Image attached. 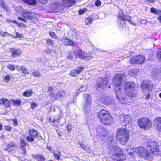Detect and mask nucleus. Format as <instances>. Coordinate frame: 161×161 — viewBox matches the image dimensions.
<instances>
[{
  "label": "nucleus",
  "instance_id": "nucleus-30",
  "mask_svg": "<svg viewBox=\"0 0 161 161\" xmlns=\"http://www.w3.org/2000/svg\"><path fill=\"white\" fill-rule=\"evenodd\" d=\"M29 133L30 135L33 137L34 138H36L37 136V132L36 131L34 130H31L29 131Z\"/></svg>",
  "mask_w": 161,
  "mask_h": 161
},
{
  "label": "nucleus",
  "instance_id": "nucleus-41",
  "mask_svg": "<svg viewBox=\"0 0 161 161\" xmlns=\"http://www.w3.org/2000/svg\"><path fill=\"white\" fill-rule=\"evenodd\" d=\"M35 138L31 136H28L26 137V139L28 142H32L35 141Z\"/></svg>",
  "mask_w": 161,
  "mask_h": 161
},
{
  "label": "nucleus",
  "instance_id": "nucleus-50",
  "mask_svg": "<svg viewBox=\"0 0 161 161\" xmlns=\"http://www.w3.org/2000/svg\"><path fill=\"white\" fill-rule=\"evenodd\" d=\"M150 10L151 13H153L155 14H158V11L154 8H151Z\"/></svg>",
  "mask_w": 161,
  "mask_h": 161
},
{
  "label": "nucleus",
  "instance_id": "nucleus-19",
  "mask_svg": "<svg viewBox=\"0 0 161 161\" xmlns=\"http://www.w3.org/2000/svg\"><path fill=\"white\" fill-rule=\"evenodd\" d=\"M57 1L50 4V8L53 12H57L56 9L58 8L60 6V4L58 3V0Z\"/></svg>",
  "mask_w": 161,
  "mask_h": 161
},
{
  "label": "nucleus",
  "instance_id": "nucleus-3",
  "mask_svg": "<svg viewBox=\"0 0 161 161\" xmlns=\"http://www.w3.org/2000/svg\"><path fill=\"white\" fill-rule=\"evenodd\" d=\"M127 151L130 155H132L133 153V155L136 154L138 156L149 160H151L153 159V154L149 153L147 148L143 147L130 148Z\"/></svg>",
  "mask_w": 161,
  "mask_h": 161
},
{
  "label": "nucleus",
  "instance_id": "nucleus-56",
  "mask_svg": "<svg viewBox=\"0 0 161 161\" xmlns=\"http://www.w3.org/2000/svg\"><path fill=\"white\" fill-rule=\"evenodd\" d=\"M11 129V127L9 126H6L5 127V130L7 131H10Z\"/></svg>",
  "mask_w": 161,
  "mask_h": 161
},
{
  "label": "nucleus",
  "instance_id": "nucleus-33",
  "mask_svg": "<svg viewBox=\"0 0 161 161\" xmlns=\"http://www.w3.org/2000/svg\"><path fill=\"white\" fill-rule=\"evenodd\" d=\"M61 154L60 152L58 151L57 152H53V154L54 157L58 160L60 158V155Z\"/></svg>",
  "mask_w": 161,
  "mask_h": 161
},
{
  "label": "nucleus",
  "instance_id": "nucleus-61",
  "mask_svg": "<svg viewBox=\"0 0 161 161\" xmlns=\"http://www.w3.org/2000/svg\"><path fill=\"white\" fill-rule=\"evenodd\" d=\"M79 144L82 149H85L86 146L85 145H84L83 143L80 142Z\"/></svg>",
  "mask_w": 161,
  "mask_h": 161
},
{
  "label": "nucleus",
  "instance_id": "nucleus-63",
  "mask_svg": "<svg viewBox=\"0 0 161 161\" xmlns=\"http://www.w3.org/2000/svg\"><path fill=\"white\" fill-rule=\"evenodd\" d=\"M47 148L50 151L51 153H53V149H52L51 147L47 146Z\"/></svg>",
  "mask_w": 161,
  "mask_h": 161
},
{
  "label": "nucleus",
  "instance_id": "nucleus-58",
  "mask_svg": "<svg viewBox=\"0 0 161 161\" xmlns=\"http://www.w3.org/2000/svg\"><path fill=\"white\" fill-rule=\"evenodd\" d=\"M72 129V126L70 125H68L67 126V129L69 131H70Z\"/></svg>",
  "mask_w": 161,
  "mask_h": 161
},
{
  "label": "nucleus",
  "instance_id": "nucleus-22",
  "mask_svg": "<svg viewBox=\"0 0 161 161\" xmlns=\"http://www.w3.org/2000/svg\"><path fill=\"white\" fill-rule=\"evenodd\" d=\"M3 103L6 107H8L10 105L9 101L5 98H1L0 99V104Z\"/></svg>",
  "mask_w": 161,
  "mask_h": 161
},
{
  "label": "nucleus",
  "instance_id": "nucleus-25",
  "mask_svg": "<svg viewBox=\"0 0 161 161\" xmlns=\"http://www.w3.org/2000/svg\"><path fill=\"white\" fill-rule=\"evenodd\" d=\"M138 73V70L136 69H131L128 72L129 75L132 76H136Z\"/></svg>",
  "mask_w": 161,
  "mask_h": 161
},
{
  "label": "nucleus",
  "instance_id": "nucleus-11",
  "mask_svg": "<svg viewBox=\"0 0 161 161\" xmlns=\"http://www.w3.org/2000/svg\"><path fill=\"white\" fill-rule=\"evenodd\" d=\"M108 81V79L107 77L98 78L96 83L97 89L99 90L106 87Z\"/></svg>",
  "mask_w": 161,
  "mask_h": 161
},
{
  "label": "nucleus",
  "instance_id": "nucleus-44",
  "mask_svg": "<svg viewBox=\"0 0 161 161\" xmlns=\"http://www.w3.org/2000/svg\"><path fill=\"white\" fill-rule=\"evenodd\" d=\"M14 66V65L8 64L7 66V67L9 70L13 71L15 69V67Z\"/></svg>",
  "mask_w": 161,
  "mask_h": 161
},
{
  "label": "nucleus",
  "instance_id": "nucleus-60",
  "mask_svg": "<svg viewBox=\"0 0 161 161\" xmlns=\"http://www.w3.org/2000/svg\"><path fill=\"white\" fill-rule=\"evenodd\" d=\"M26 142L22 140L21 141V147L22 146L25 147V145H26Z\"/></svg>",
  "mask_w": 161,
  "mask_h": 161
},
{
  "label": "nucleus",
  "instance_id": "nucleus-64",
  "mask_svg": "<svg viewBox=\"0 0 161 161\" xmlns=\"http://www.w3.org/2000/svg\"><path fill=\"white\" fill-rule=\"evenodd\" d=\"M42 4H45L47 2V0H38Z\"/></svg>",
  "mask_w": 161,
  "mask_h": 161
},
{
  "label": "nucleus",
  "instance_id": "nucleus-20",
  "mask_svg": "<svg viewBox=\"0 0 161 161\" xmlns=\"http://www.w3.org/2000/svg\"><path fill=\"white\" fill-rule=\"evenodd\" d=\"M99 101L100 102L106 105L113 103V100L108 97L105 98L103 97L101 98Z\"/></svg>",
  "mask_w": 161,
  "mask_h": 161
},
{
  "label": "nucleus",
  "instance_id": "nucleus-36",
  "mask_svg": "<svg viewBox=\"0 0 161 161\" xmlns=\"http://www.w3.org/2000/svg\"><path fill=\"white\" fill-rule=\"evenodd\" d=\"M92 18L91 17L87 18L85 20V23L86 25L90 24L92 21Z\"/></svg>",
  "mask_w": 161,
  "mask_h": 161
},
{
  "label": "nucleus",
  "instance_id": "nucleus-10",
  "mask_svg": "<svg viewBox=\"0 0 161 161\" xmlns=\"http://www.w3.org/2000/svg\"><path fill=\"white\" fill-rule=\"evenodd\" d=\"M141 86L143 92L145 94V98H148L149 97V92L152 89L153 85L148 81H144L142 82Z\"/></svg>",
  "mask_w": 161,
  "mask_h": 161
},
{
  "label": "nucleus",
  "instance_id": "nucleus-12",
  "mask_svg": "<svg viewBox=\"0 0 161 161\" xmlns=\"http://www.w3.org/2000/svg\"><path fill=\"white\" fill-rule=\"evenodd\" d=\"M145 60L144 56L140 54L131 58L130 62L131 64H137L143 63Z\"/></svg>",
  "mask_w": 161,
  "mask_h": 161
},
{
  "label": "nucleus",
  "instance_id": "nucleus-43",
  "mask_svg": "<svg viewBox=\"0 0 161 161\" xmlns=\"http://www.w3.org/2000/svg\"><path fill=\"white\" fill-rule=\"evenodd\" d=\"M11 76L10 74H8L6 75L4 78V81L8 82L9 81L10 79Z\"/></svg>",
  "mask_w": 161,
  "mask_h": 161
},
{
  "label": "nucleus",
  "instance_id": "nucleus-45",
  "mask_svg": "<svg viewBox=\"0 0 161 161\" xmlns=\"http://www.w3.org/2000/svg\"><path fill=\"white\" fill-rule=\"evenodd\" d=\"M32 75L35 77H39L41 76L40 72L38 71L34 72L32 73Z\"/></svg>",
  "mask_w": 161,
  "mask_h": 161
},
{
  "label": "nucleus",
  "instance_id": "nucleus-52",
  "mask_svg": "<svg viewBox=\"0 0 161 161\" xmlns=\"http://www.w3.org/2000/svg\"><path fill=\"white\" fill-rule=\"evenodd\" d=\"M47 43L50 44V45H53L54 43V42L52 40L48 39H47Z\"/></svg>",
  "mask_w": 161,
  "mask_h": 161
},
{
  "label": "nucleus",
  "instance_id": "nucleus-9",
  "mask_svg": "<svg viewBox=\"0 0 161 161\" xmlns=\"http://www.w3.org/2000/svg\"><path fill=\"white\" fill-rule=\"evenodd\" d=\"M147 146L150 148L151 153L153 155L157 154L159 152V149L157 143L152 139H150L147 142Z\"/></svg>",
  "mask_w": 161,
  "mask_h": 161
},
{
  "label": "nucleus",
  "instance_id": "nucleus-40",
  "mask_svg": "<svg viewBox=\"0 0 161 161\" xmlns=\"http://www.w3.org/2000/svg\"><path fill=\"white\" fill-rule=\"evenodd\" d=\"M48 90L49 92V95L50 97H53V95L54 93L53 91V88L51 87H48Z\"/></svg>",
  "mask_w": 161,
  "mask_h": 161
},
{
  "label": "nucleus",
  "instance_id": "nucleus-13",
  "mask_svg": "<svg viewBox=\"0 0 161 161\" xmlns=\"http://www.w3.org/2000/svg\"><path fill=\"white\" fill-rule=\"evenodd\" d=\"M125 14L122 11H121L118 16L117 24L119 28H122L125 27Z\"/></svg>",
  "mask_w": 161,
  "mask_h": 161
},
{
  "label": "nucleus",
  "instance_id": "nucleus-54",
  "mask_svg": "<svg viewBox=\"0 0 161 161\" xmlns=\"http://www.w3.org/2000/svg\"><path fill=\"white\" fill-rule=\"evenodd\" d=\"M157 58H160L161 59V52H158L156 55Z\"/></svg>",
  "mask_w": 161,
  "mask_h": 161
},
{
  "label": "nucleus",
  "instance_id": "nucleus-59",
  "mask_svg": "<svg viewBox=\"0 0 161 161\" xmlns=\"http://www.w3.org/2000/svg\"><path fill=\"white\" fill-rule=\"evenodd\" d=\"M15 34H16V36H15L16 37L20 38V37H22L23 36V35H22L20 34L18 32H16Z\"/></svg>",
  "mask_w": 161,
  "mask_h": 161
},
{
  "label": "nucleus",
  "instance_id": "nucleus-1",
  "mask_svg": "<svg viewBox=\"0 0 161 161\" xmlns=\"http://www.w3.org/2000/svg\"><path fill=\"white\" fill-rule=\"evenodd\" d=\"M135 84L133 82H126L124 86L125 92H122L120 88L115 89V94L118 101L122 103H126L130 102V99L135 96L134 93Z\"/></svg>",
  "mask_w": 161,
  "mask_h": 161
},
{
  "label": "nucleus",
  "instance_id": "nucleus-32",
  "mask_svg": "<svg viewBox=\"0 0 161 161\" xmlns=\"http://www.w3.org/2000/svg\"><path fill=\"white\" fill-rule=\"evenodd\" d=\"M8 149L12 150H14L16 149L15 145L13 143H10L7 146Z\"/></svg>",
  "mask_w": 161,
  "mask_h": 161
},
{
  "label": "nucleus",
  "instance_id": "nucleus-6",
  "mask_svg": "<svg viewBox=\"0 0 161 161\" xmlns=\"http://www.w3.org/2000/svg\"><path fill=\"white\" fill-rule=\"evenodd\" d=\"M98 116L100 121L103 124L109 125L112 123V117L107 111L101 110L99 112Z\"/></svg>",
  "mask_w": 161,
  "mask_h": 161
},
{
  "label": "nucleus",
  "instance_id": "nucleus-49",
  "mask_svg": "<svg viewBox=\"0 0 161 161\" xmlns=\"http://www.w3.org/2000/svg\"><path fill=\"white\" fill-rule=\"evenodd\" d=\"M37 104L36 103L33 102L31 103V108L33 109H34L35 108L37 107Z\"/></svg>",
  "mask_w": 161,
  "mask_h": 161
},
{
  "label": "nucleus",
  "instance_id": "nucleus-18",
  "mask_svg": "<svg viewBox=\"0 0 161 161\" xmlns=\"http://www.w3.org/2000/svg\"><path fill=\"white\" fill-rule=\"evenodd\" d=\"M60 41L62 42L65 45H70L74 46L75 45L74 42L66 37H64L63 38L60 39Z\"/></svg>",
  "mask_w": 161,
  "mask_h": 161
},
{
  "label": "nucleus",
  "instance_id": "nucleus-24",
  "mask_svg": "<svg viewBox=\"0 0 161 161\" xmlns=\"http://www.w3.org/2000/svg\"><path fill=\"white\" fill-rule=\"evenodd\" d=\"M60 118V116H55L54 117L53 121H52L51 119H50V121L52 122L54 124L53 125L54 126H57V125L59 121L58 120Z\"/></svg>",
  "mask_w": 161,
  "mask_h": 161
},
{
  "label": "nucleus",
  "instance_id": "nucleus-16",
  "mask_svg": "<svg viewBox=\"0 0 161 161\" xmlns=\"http://www.w3.org/2000/svg\"><path fill=\"white\" fill-rule=\"evenodd\" d=\"M85 103L84 104V109L87 110L89 109L91 106V97L88 94L84 95Z\"/></svg>",
  "mask_w": 161,
  "mask_h": 161
},
{
  "label": "nucleus",
  "instance_id": "nucleus-51",
  "mask_svg": "<svg viewBox=\"0 0 161 161\" xmlns=\"http://www.w3.org/2000/svg\"><path fill=\"white\" fill-rule=\"evenodd\" d=\"M50 35L51 36L54 38H56L57 36L53 32H50L49 33Z\"/></svg>",
  "mask_w": 161,
  "mask_h": 161
},
{
  "label": "nucleus",
  "instance_id": "nucleus-14",
  "mask_svg": "<svg viewBox=\"0 0 161 161\" xmlns=\"http://www.w3.org/2000/svg\"><path fill=\"white\" fill-rule=\"evenodd\" d=\"M96 134L102 139H103L107 134V131L102 126H98L96 129Z\"/></svg>",
  "mask_w": 161,
  "mask_h": 161
},
{
  "label": "nucleus",
  "instance_id": "nucleus-55",
  "mask_svg": "<svg viewBox=\"0 0 161 161\" xmlns=\"http://www.w3.org/2000/svg\"><path fill=\"white\" fill-rule=\"evenodd\" d=\"M156 129L157 130L161 132V125H159L157 126H155Z\"/></svg>",
  "mask_w": 161,
  "mask_h": 161
},
{
  "label": "nucleus",
  "instance_id": "nucleus-27",
  "mask_svg": "<svg viewBox=\"0 0 161 161\" xmlns=\"http://www.w3.org/2000/svg\"><path fill=\"white\" fill-rule=\"evenodd\" d=\"M33 94V92L31 89L26 90L23 93V95L26 97H28L31 96Z\"/></svg>",
  "mask_w": 161,
  "mask_h": 161
},
{
  "label": "nucleus",
  "instance_id": "nucleus-17",
  "mask_svg": "<svg viewBox=\"0 0 161 161\" xmlns=\"http://www.w3.org/2000/svg\"><path fill=\"white\" fill-rule=\"evenodd\" d=\"M74 55L81 59H85V53L81 50H76L73 52Z\"/></svg>",
  "mask_w": 161,
  "mask_h": 161
},
{
  "label": "nucleus",
  "instance_id": "nucleus-5",
  "mask_svg": "<svg viewBox=\"0 0 161 161\" xmlns=\"http://www.w3.org/2000/svg\"><path fill=\"white\" fill-rule=\"evenodd\" d=\"M15 11L17 12L23 17L29 19H37L39 18V15L34 13L27 12L22 8L20 5H18L15 8Z\"/></svg>",
  "mask_w": 161,
  "mask_h": 161
},
{
  "label": "nucleus",
  "instance_id": "nucleus-28",
  "mask_svg": "<svg viewBox=\"0 0 161 161\" xmlns=\"http://www.w3.org/2000/svg\"><path fill=\"white\" fill-rule=\"evenodd\" d=\"M23 2L30 5H35L36 4V0H23Z\"/></svg>",
  "mask_w": 161,
  "mask_h": 161
},
{
  "label": "nucleus",
  "instance_id": "nucleus-29",
  "mask_svg": "<svg viewBox=\"0 0 161 161\" xmlns=\"http://www.w3.org/2000/svg\"><path fill=\"white\" fill-rule=\"evenodd\" d=\"M11 103L15 106H19L21 103V101L19 99L12 100H11Z\"/></svg>",
  "mask_w": 161,
  "mask_h": 161
},
{
  "label": "nucleus",
  "instance_id": "nucleus-62",
  "mask_svg": "<svg viewBox=\"0 0 161 161\" xmlns=\"http://www.w3.org/2000/svg\"><path fill=\"white\" fill-rule=\"evenodd\" d=\"M84 87V86H81L79 89V92H80L84 91L85 90V89H83Z\"/></svg>",
  "mask_w": 161,
  "mask_h": 161
},
{
  "label": "nucleus",
  "instance_id": "nucleus-21",
  "mask_svg": "<svg viewBox=\"0 0 161 161\" xmlns=\"http://www.w3.org/2000/svg\"><path fill=\"white\" fill-rule=\"evenodd\" d=\"M62 3L65 7H70L75 3L74 0H62Z\"/></svg>",
  "mask_w": 161,
  "mask_h": 161
},
{
  "label": "nucleus",
  "instance_id": "nucleus-48",
  "mask_svg": "<svg viewBox=\"0 0 161 161\" xmlns=\"http://www.w3.org/2000/svg\"><path fill=\"white\" fill-rule=\"evenodd\" d=\"M87 9L86 8H83L80 9L79 11V14L80 15H81L83 14L86 11Z\"/></svg>",
  "mask_w": 161,
  "mask_h": 161
},
{
  "label": "nucleus",
  "instance_id": "nucleus-38",
  "mask_svg": "<svg viewBox=\"0 0 161 161\" xmlns=\"http://www.w3.org/2000/svg\"><path fill=\"white\" fill-rule=\"evenodd\" d=\"M77 74L78 73L76 70L73 69L71 71L70 73L69 74V75L70 76L75 77L76 76Z\"/></svg>",
  "mask_w": 161,
  "mask_h": 161
},
{
  "label": "nucleus",
  "instance_id": "nucleus-23",
  "mask_svg": "<svg viewBox=\"0 0 161 161\" xmlns=\"http://www.w3.org/2000/svg\"><path fill=\"white\" fill-rule=\"evenodd\" d=\"M10 51L12 53L13 55H20L21 52V51L20 49H15L12 48L10 49Z\"/></svg>",
  "mask_w": 161,
  "mask_h": 161
},
{
  "label": "nucleus",
  "instance_id": "nucleus-35",
  "mask_svg": "<svg viewBox=\"0 0 161 161\" xmlns=\"http://www.w3.org/2000/svg\"><path fill=\"white\" fill-rule=\"evenodd\" d=\"M93 57V56L91 53L89 52L88 53H85V59L87 60H89L91 58Z\"/></svg>",
  "mask_w": 161,
  "mask_h": 161
},
{
  "label": "nucleus",
  "instance_id": "nucleus-46",
  "mask_svg": "<svg viewBox=\"0 0 161 161\" xmlns=\"http://www.w3.org/2000/svg\"><path fill=\"white\" fill-rule=\"evenodd\" d=\"M84 69V68L82 66L76 68V70L78 74L80 73Z\"/></svg>",
  "mask_w": 161,
  "mask_h": 161
},
{
  "label": "nucleus",
  "instance_id": "nucleus-37",
  "mask_svg": "<svg viewBox=\"0 0 161 161\" xmlns=\"http://www.w3.org/2000/svg\"><path fill=\"white\" fill-rule=\"evenodd\" d=\"M66 57L67 59L69 60H72L73 58V55L72 53L69 52L66 53Z\"/></svg>",
  "mask_w": 161,
  "mask_h": 161
},
{
  "label": "nucleus",
  "instance_id": "nucleus-26",
  "mask_svg": "<svg viewBox=\"0 0 161 161\" xmlns=\"http://www.w3.org/2000/svg\"><path fill=\"white\" fill-rule=\"evenodd\" d=\"M154 126H157L159 125H161V117L156 118L153 121Z\"/></svg>",
  "mask_w": 161,
  "mask_h": 161
},
{
  "label": "nucleus",
  "instance_id": "nucleus-47",
  "mask_svg": "<svg viewBox=\"0 0 161 161\" xmlns=\"http://www.w3.org/2000/svg\"><path fill=\"white\" fill-rule=\"evenodd\" d=\"M0 33L1 36L3 37L9 36V34L7 32H1Z\"/></svg>",
  "mask_w": 161,
  "mask_h": 161
},
{
  "label": "nucleus",
  "instance_id": "nucleus-42",
  "mask_svg": "<svg viewBox=\"0 0 161 161\" xmlns=\"http://www.w3.org/2000/svg\"><path fill=\"white\" fill-rule=\"evenodd\" d=\"M0 6L2 7L5 10L7 11L8 8L5 4L3 2L2 0H0Z\"/></svg>",
  "mask_w": 161,
  "mask_h": 161
},
{
  "label": "nucleus",
  "instance_id": "nucleus-2",
  "mask_svg": "<svg viewBox=\"0 0 161 161\" xmlns=\"http://www.w3.org/2000/svg\"><path fill=\"white\" fill-rule=\"evenodd\" d=\"M108 153L112 155V158L116 161H123L125 156L122 150L119 148L112 139L107 141Z\"/></svg>",
  "mask_w": 161,
  "mask_h": 161
},
{
  "label": "nucleus",
  "instance_id": "nucleus-7",
  "mask_svg": "<svg viewBox=\"0 0 161 161\" xmlns=\"http://www.w3.org/2000/svg\"><path fill=\"white\" fill-rule=\"evenodd\" d=\"M125 75L123 73H118L116 74L113 79L112 83L114 86L116 87L114 89H118L122 85Z\"/></svg>",
  "mask_w": 161,
  "mask_h": 161
},
{
  "label": "nucleus",
  "instance_id": "nucleus-53",
  "mask_svg": "<svg viewBox=\"0 0 161 161\" xmlns=\"http://www.w3.org/2000/svg\"><path fill=\"white\" fill-rule=\"evenodd\" d=\"M21 153L22 154H25L26 153V148L25 147L22 146L21 147Z\"/></svg>",
  "mask_w": 161,
  "mask_h": 161
},
{
  "label": "nucleus",
  "instance_id": "nucleus-4",
  "mask_svg": "<svg viewBox=\"0 0 161 161\" xmlns=\"http://www.w3.org/2000/svg\"><path fill=\"white\" fill-rule=\"evenodd\" d=\"M129 136V132L126 129L119 128L117 131L116 138L121 144L125 145L128 141Z\"/></svg>",
  "mask_w": 161,
  "mask_h": 161
},
{
  "label": "nucleus",
  "instance_id": "nucleus-39",
  "mask_svg": "<svg viewBox=\"0 0 161 161\" xmlns=\"http://www.w3.org/2000/svg\"><path fill=\"white\" fill-rule=\"evenodd\" d=\"M13 22L16 24L20 28L25 27V25L23 24V23H18L16 21H13Z\"/></svg>",
  "mask_w": 161,
  "mask_h": 161
},
{
  "label": "nucleus",
  "instance_id": "nucleus-34",
  "mask_svg": "<svg viewBox=\"0 0 161 161\" xmlns=\"http://www.w3.org/2000/svg\"><path fill=\"white\" fill-rule=\"evenodd\" d=\"M20 70L23 74H27L29 73L28 69L23 65H22L20 66Z\"/></svg>",
  "mask_w": 161,
  "mask_h": 161
},
{
  "label": "nucleus",
  "instance_id": "nucleus-31",
  "mask_svg": "<svg viewBox=\"0 0 161 161\" xmlns=\"http://www.w3.org/2000/svg\"><path fill=\"white\" fill-rule=\"evenodd\" d=\"M64 93L62 92H58L57 94H54L53 97L54 99H59L61 98Z\"/></svg>",
  "mask_w": 161,
  "mask_h": 161
},
{
  "label": "nucleus",
  "instance_id": "nucleus-8",
  "mask_svg": "<svg viewBox=\"0 0 161 161\" xmlns=\"http://www.w3.org/2000/svg\"><path fill=\"white\" fill-rule=\"evenodd\" d=\"M138 125L140 128L145 129H149L152 126L151 122L147 118H141L138 121Z\"/></svg>",
  "mask_w": 161,
  "mask_h": 161
},
{
  "label": "nucleus",
  "instance_id": "nucleus-15",
  "mask_svg": "<svg viewBox=\"0 0 161 161\" xmlns=\"http://www.w3.org/2000/svg\"><path fill=\"white\" fill-rule=\"evenodd\" d=\"M120 120L123 122L124 124L123 125H125L127 127H130L131 125V122L130 117L128 115H124V114H120Z\"/></svg>",
  "mask_w": 161,
  "mask_h": 161
},
{
  "label": "nucleus",
  "instance_id": "nucleus-57",
  "mask_svg": "<svg viewBox=\"0 0 161 161\" xmlns=\"http://www.w3.org/2000/svg\"><path fill=\"white\" fill-rule=\"evenodd\" d=\"M101 3L99 0H97L95 2V4L97 6H99L101 5Z\"/></svg>",
  "mask_w": 161,
  "mask_h": 161
}]
</instances>
